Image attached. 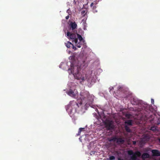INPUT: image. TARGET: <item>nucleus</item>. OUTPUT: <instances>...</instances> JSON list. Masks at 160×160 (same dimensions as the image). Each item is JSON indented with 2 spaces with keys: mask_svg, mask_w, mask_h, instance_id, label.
Segmentation results:
<instances>
[{
  "mask_svg": "<svg viewBox=\"0 0 160 160\" xmlns=\"http://www.w3.org/2000/svg\"><path fill=\"white\" fill-rule=\"evenodd\" d=\"M80 99H78L77 102L72 101L70 102V105L72 108L76 109L79 107L78 103L81 105H90L92 103L93 101V96L90 94L87 91H82L80 93Z\"/></svg>",
  "mask_w": 160,
  "mask_h": 160,
  "instance_id": "1",
  "label": "nucleus"
},
{
  "mask_svg": "<svg viewBox=\"0 0 160 160\" xmlns=\"http://www.w3.org/2000/svg\"><path fill=\"white\" fill-rule=\"evenodd\" d=\"M81 71V66L79 63L77 65L72 64L71 68L68 69V71L69 73L73 74L75 78L78 80L84 81L86 75L83 72Z\"/></svg>",
  "mask_w": 160,
  "mask_h": 160,
  "instance_id": "2",
  "label": "nucleus"
},
{
  "mask_svg": "<svg viewBox=\"0 0 160 160\" xmlns=\"http://www.w3.org/2000/svg\"><path fill=\"white\" fill-rule=\"evenodd\" d=\"M67 36L69 37L70 39L72 40V42H74L76 44L77 43L78 40L76 38L75 34L71 33L69 32H67Z\"/></svg>",
  "mask_w": 160,
  "mask_h": 160,
  "instance_id": "3",
  "label": "nucleus"
},
{
  "mask_svg": "<svg viewBox=\"0 0 160 160\" xmlns=\"http://www.w3.org/2000/svg\"><path fill=\"white\" fill-rule=\"evenodd\" d=\"M104 124L106 128L108 130L112 129L114 128V125L112 121L106 120Z\"/></svg>",
  "mask_w": 160,
  "mask_h": 160,
  "instance_id": "4",
  "label": "nucleus"
},
{
  "mask_svg": "<svg viewBox=\"0 0 160 160\" xmlns=\"http://www.w3.org/2000/svg\"><path fill=\"white\" fill-rule=\"evenodd\" d=\"M75 90L73 91L71 89H69L68 91L66 92L67 93L69 96L74 98H76L78 97V94Z\"/></svg>",
  "mask_w": 160,
  "mask_h": 160,
  "instance_id": "5",
  "label": "nucleus"
},
{
  "mask_svg": "<svg viewBox=\"0 0 160 160\" xmlns=\"http://www.w3.org/2000/svg\"><path fill=\"white\" fill-rule=\"evenodd\" d=\"M77 35L78 38H77L79 39L80 41V42L78 43H77V44H76V45L78 48H80L81 47V45H82L81 43L83 42L84 43L85 40L83 39L82 36L80 35L78 33H77Z\"/></svg>",
  "mask_w": 160,
  "mask_h": 160,
  "instance_id": "6",
  "label": "nucleus"
},
{
  "mask_svg": "<svg viewBox=\"0 0 160 160\" xmlns=\"http://www.w3.org/2000/svg\"><path fill=\"white\" fill-rule=\"evenodd\" d=\"M132 104L134 105H138L140 102V101L136 98H133L131 100Z\"/></svg>",
  "mask_w": 160,
  "mask_h": 160,
  "instance_id": "7",
  "label": "nucleus"
},
{
  "mask_svg": "<svg viewBox=\"0 0 160 160\" xmlns=\"http://www.w3.org/2000/svg\"><path fill=\"white\" fill-rule=\"evenodd\" d=\"M152 152L153 156H160V152L157 150H152Z\"/></svg>",
  "mask_w": 160,
  "mask_h": 160,
  "instance_id": "8",
  "label": "nucleus"
},
{
  "mask_svg": "<svg viewBox=\"0 0 160 160\" xmlns=\"http://www.w3.org/2000/svg\"><path fill=\"white\" fill-rule=\"evenodd\" d=\"M94 4V6H93L92 8L93 12L94 13L97 12H98L97 10L96 9L97 8V3H96V2L94 3L93 2H92L91 3L90 5V7H92L93 6Z\"/></svg>",
  "mask_w": 160,
  "mask_h": 160,
  "instance_id": "9",
  "label": "nucleus"
},
{
  "mask_svg": "<svg viewBox=\"0 0 160 160\" xmlns=\"http://www.w3.org/2000/svg\"><path fill=\"white\" fill-rule=\"evenodd\" d=\"M124 142V140L122 138H117V139L116 143L118 144H122Z\"/></svg>",
  "mask_w": 160,
  "mask_h": 160,
  "instance_id": "10",
  "label": "nucleus"
},
{
  "mask_svg": "<svg viewBox=\"0 0 160 160\" xmlns=\"http://www.w3.org/2000/svg\"><path fill=\"white\" fill-rule=\"evenodd\" d=\"M70 26L72 30L75 29L77 27V25L76 23L74 22H71L70 23Z\"/></svg>",
  "mask_w": 160,
  "mask_h": 160,
  "instance_id": "11",
  "label": "nucleus"
},
{
  "mask_svg": "<svg viewBox=\"0 0 160 160\" xmlns=\"http://www.w3.org/2000/svg\"><path fill=\"white\" fill-rule=\"evenodd\" d=\"M149 157V155L147 153H143L142 156V158L143 159L148 158Z\"/></svg>",
  "mask_w": 160,
  "mask_h": 160,
  "instance_id": "12",
  "label": "nucleus"
},
{
  "mask_svg": "<svg viewBox=\"0 0 160 160\" xmlns=\"http://www.w3.org/2000/svg\"><path fill=\"white\" fill-rule=\"evenodd\" d=\"M132 120H128L125 122L126 124H127L128 125H132Z\"/></svg>",
  "mask_w": 160,
  "mask_h": 160,
  "instance_id": "13",
  "label": "nucleus"
},
{
  "mask_svg": "<svg viewBox=\"0 0 160 160\" xmlns=\"http://www.w3.org/2000/svg\"><path fill=\"white\" fill-rule=\"evenodd\" d=\"M133 155H135L137 157H140L141 156V153L140 152L138 151L135 152Z\"/></svg>",
  "mask_w": 160,
  "mask_h": 160,
  "instance_id": "14",
  "label": "nucleus"
},
{
  "mask_svg": "<svg viewBox=\"0 0 160 160\" xmlns=\"http://www.w3.org/2000/svg\"><path fill=\"white\" fill-rule=\"evenodd\" d=\"M125 129L126 131L128 132H131V130L129 128L127 125H125Z\"/></svg>",
  "mask_w": 160,
  "mask_h": 160,
  "instance_id": "15",
  "label": "nucleus"
},
{
  "mask_svg": "<svg viewBox=\"0 0 160 160\" xmlns=\"http://www.w3.org/2000/svg\"><path fill=\"white\" fill-rule=\"evenodd\" d=\"M65 44L66 45V46L68 48H70L71 47V45H72V46H73V45L69 42H68L67 43H65Z\"/></svg>",
  "mask_w": 160,
  "mask_h": 160,
  "instance_id": "16",
  "label": "nucleus"
},
{
  "mask_svg": "<svg viewBox=\"0 0 160 160\" xmlns=\"http://www.w3.org/2000/svg\"><path fill=\"white\" fill-rule=\"evenodd\" d=\"M117 138L116 137H113V138H111L109 140V141L110 142L112 141L113 142H116Z\"/></svg>",
  "mask_w": 160,
  "mask_h": 160,
  "instance_id": "17",
  "label": "nucleus"
},
{
  "mask_svg": "<svg viewBox=\"0 0 160 160\" xmlns=\"http://www.w3.org/2000/svg\"><path fill=\"white\" fill-rule=\"evenodd\" d=\"M128 153L129 155H133L134 153L133 151L132 150H128Z\"/></svg>",
  "mask_w": 160,
  "mask_h": 160,
  "instance_id": "18",
  "label": "nucleus"
},
{
  "mask_svg": "<svg viewBox=\"0 0 160 160\" xmlns=\"http://www.w3.org/2000/svg\"><path fill=\"white\" fill-rule=\"evenodd\" d=\"M131 160H137V157L135 155H132L131 157Z\"/></svg>",
  "mask_w": 160,
  "mask_h": 160,
  "instance_id": "19",
  "label": "nucleus"
},
{
  "mask_svg": "<svg viewBox=\"0 0 160 160\" xmlns=\"http://www.w3.org/2000/svg\"><path fill=\"white\" fill-rule=\"evenodd\" d=\"M84 129V128H80L79 129V131H78V135H80L81 132Z\"/></svg>",
  "mask_w": 160,
  "mask_h": 160,
  "instance_id": "20",
  "label": "nucleus"
},
{
  "mask_svg": "<svg viewBox=\"0 0 160 160\" xmlns=\"http://www.w3.org/2000/svg\"><path fill=\"white\" fill-rule=\"evenodd\" d=\"M115 159V157L114 156H110L109 158V160H114Z\"/></svg>",
  "mask_w": 160,
  "mask_h": 160,
  "instance_id": "21",
  "label": "nucleus"
},
{
  "mask_svg": "<svg viewBox=\"0 0 160 160\" xmlns=\"http://www.w3.org/2000/svg\"><path fill=\"white\" fill-rule=\"evenodd\" d=\"M86 13L85 12V11L83 10L81 12V14L83 15V16H85Z\"/></svg>",
  "mask_w": 160,
  "mask_h": 160,
  "instance_id": "22",
  "label": "nucleus"
},
{
  "mask_svg": "<svg viewBox=\"0 0 160 160\" xmlns=\"http://www.w3.org/2000/svg\"><path fill=\"white\" fill-rule=\"evenodd\" d=\"M131 116V115L130 114H127L126 115V117L128 118H129Z\"/></svg>",
  "mask_w": 160,
  "mask_h": 160,
  "instance_id": "23",
  "label": "nucleus"
},
{
  "mask_svg": "<svg viewBox=\"0 0 160 160\" xmlns=\"http://www.w3.org/2000/svg\"><path fill=\"white\" fill-rule=\"evenodd\" d=\"M118 92H120V91L122 90V88L121 87L119 86L118 87Z\"/></svg>",
  "mask_w": 160,
  "mask_h": 160,
  "instance_id": "24",
  "label": "nucleus"
},
{
  "mask_svg": "<svg viewBox=\"0 0 160 160\" xmlns=\"http://www.w3.org/2000/svg\"><path fill=\"white\" fill-rule=\"evenodd\" d=\"M151 102L152 104H153L154 103V100L153 99H152L151 100Z\"/></svg>",
  "mask_w": 160,
  "mask_h": 160,
  "instance_id": "25",
  "label": "nucleus"
},
{
  "mask_svg": "<svg viewBox=\"0 0 160 160\" xmlns=\"http://www.w3.org/2000/svg\"><path fill=\"white\" fill-rule=\"evenodd\" d=\"M69 16L68 15L67 16H66L65 17V18L66 19H68L69 18Z\"/></svg>",
  "mask_w": 160,
  "mask_h": 160,
  "instance_id": "26",
  "label": "nucleus"
},
{
  "mask_svg": "<svg viewBox=\"0 0 160 160\" xmlns=\"http://www.w3.org/2000/svg\"><path fill=\"white\" fill-rule=\"evenodd\" d=\"M73 49L74 50H76V48L74 46H73Z\"/></svg>",
  "mask_w": 160,
  "mask_h": 160,
  "instance_id": "27",
  "label": "nucleus"
},
{
  "mask_svg": "<svg viewBox=\"0 0 160 160\" xmlns=\"http://www.w3.org/2000/svg\"><path fill=\"white\" fill-rule=\"evenodd\" d=\"M133 144L134 145H135L136 144V142L135 141H133Z\"/></svg>",
  "mask_w": 160,
  "mask_h": 160,
  "instance_id": "28",
  "label": "nucleus"
},
{
  "mask_svg": "<svg viewBox=\"0 0 160 160\" xmlns=\"http://www.w3.org/2000/svg\"><path fill=\"white\" fill-rule=\"evenodd\" d=\"M154 128V127H151V130H154V129H153Z\"/></svg>",
  "mask_w": 160,
  "mask_h": 160,
  "instance_id": "29",
  "label": "nucleus"
},
{
  "mask_svg": "<svg viewBox=\"0 0 160 160\" xmlns=\"http://www.w3.org/2000/svg\"><path fill=\"white\" fill-rule=\"evenodd\" d=\"M82 62H83V63H85V60H83L82 61Z\"/></svg>",
  "mask_w": 160,
  "mask_h": 160,
  "instance_id": "30",
  "label": "nucleus"
},
{
  "mask_svg": "<svg viewBox=\"0 0 160 160\" xmlns=\"http://www.w3.org/2000/svg\"><path fill=\"white\" fill-rule=\"evenodd\" d=\"M113 88L112 87L111 88V89H110V90H112V89H113Z\"/></svg>",
  "mask_w": 160,
  "mask_h": 160,
  "instance_id": "31",
  "label": "nucleus"
},
{
  "mask_svg": "<svg viewBox=\"0 0 160 160\" xmlns=\"http://www.w3.org/2000/svg\"><path fill=\"white\" fill-rule=\"evenodd\" d=\"M159 141H160V139H159Z\"/></svg>",
  "mask_w": 160,
  "mask_h": 160,
  "instance_id": "32",
  "label": "nucleus"
}]
</instances>
